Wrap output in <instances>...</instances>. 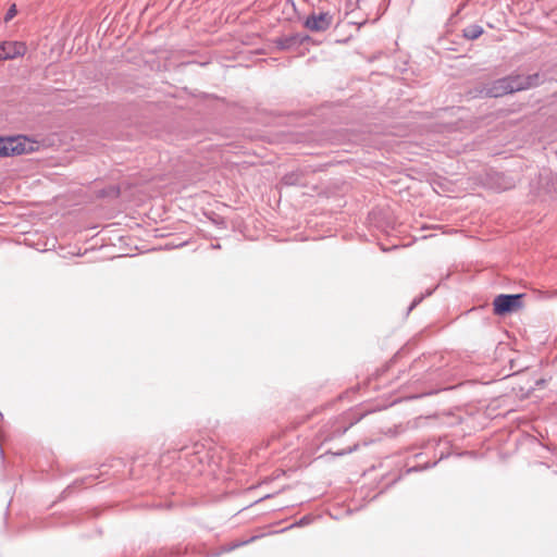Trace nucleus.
<instances>
[{"mask_svg": "<svg viewBox=\"0 0 557 557\" xmlns=\"http://www.w3.org/2000/svg\"><path fill=\"white\" fill-rule=\"evenodd\" d=\"M545 81L544 75L533 73L529 75L512 74L493 81L491 84L484 86L481 90L485 97L498 98L516 91H521L537 87Z\"/></svg>", "mask_w": 557, "mask_h": 557, "instance_id": "1", "label": "nucleus"}, {"mask_svg": "<svg viewBox=\"0 0 557 557\" xmlns=\"http://www.w3.org/2000/svg\"><path fill=\"white\" fill-rule=\"evenodd\" d=\"M33 144L26 136L0 137V158L32 152Z\"/></svg>", "mask_w": 557, "mask_h": 557, "instance_id": "2", "label": "nucleus"}, {"mask_svg": "<svg viewBox=\"0 0 557 557\" xmlns=\"http://www.w3.org/2000/svg\"><path fill=\"white\" fill-rule=\"evenodd\" d=\"M523 294H500L494 298V313L505 315L522 308Z\"/></svg>", "mask_w": 557, "mask_h": 557, "instance_id": "3", "label": "nucleus"}, {"mask_svg": "<svg viewBox=\"0 0 557 557\" xmlns=\"http://www.w3.org/2000/svg\"><path fill=\"white\" fill-rule=\"evenodd\" d=\"M333 23V15L329 12H320L310 14L305 21V27L311 32H325Z\"/></svg>", "mask_w": 557, "mask_h": 557, "instance_id": "4", "label": "nucleus"}, {"mask_svg": "<svg viewBox=\"0 0 557 557\" xmlns=\"http://www.w3.org/2000/svg\"><path fill=\"white\" fill-rule=\"evenodd\" d=\"M308 40V35L296 33L278 37L275 39V45L281 50H292L300 47L305 41Z\"/></svg>", "mask_w": 557, "mask_h": 557, "instance_id": "5", "label": "nucleus"}, {"mask_svg": "<svg viewBox=\"0 0 557 557\" xmlns=\"http://www.w3.org/2000/svg\"><path fill=\"white\" fill-rule=\"evenodd\" d=\"M1 50L3 60H11L24 55L26 52V47L23 42L20 41H3L1 42Z\"/></svg>", "mask_w": 557, "mask_h": 557, "instance_id": "6", "label": "nucleus"}, {"mask_svg": "<svg viewBox=\"0 0 557 557\" xmlns=\"http://www.w3.org/2000/svg\"><path fill=\"white\" fill-rule=\"evenodd\" d=\"M344 419V417L337 418L332 425V430L330 434L325 436V441L333 440L335 437H339L344 435L355 423H357L360 418L349 422L347 425H342L341 421Z\"/></svg>", "mask_w": 557, "mask_h": 557, "instance_id": "7", "label": "nucleus"}, {"mask_svg": "<svg viewBox=\"0 0 557 557\" xmlns=\"http://www.w3.org/2000/svg\"><path fill=\"white\" fill-rule=\"evenodd\" d=\"M495 188L498 190H507L515 186V182L511 177L507 176L504 173H495L492 176Z\"/></svg>", "mask_w": 557, "mask_h": 557, "instance_id": "8", "label": "nucleus"}, {"mask_svg": "<svg viewBox=\"0 0 557 557\" xmlns=\"http://www.w3.org/2000/svg\"><path fill=\"white\" fill-rule=\"evenodd\" d=\"M483 34V27L478 24L468 25L462 29V35L468 40L478 39Z\"/></svg>", "mask_w": 557, "mask_h": 557, "instance_id": "9", "label": "nucleus"}, {"mask_svg": "<svg viewBox=\"0 0 557 557\" xmlns=\"http://www.w3.org/2000/svg\"><path fill=\"white\" fill-rule=\"evenodd\" d=\"M282 182L285 185H298L301 184V175L297 172L287 173L283 176Z\"/></svg>", "mask_w": 557, "mask_h": 557, "instance_id": "10", "label": "nucleus"}, {"mask_svg": "<svg viewBox=\"0 0 557 557\" xmlns=\"http://www.w3.org/2000/svg\"><path fill=\"white\" fill-rule=\"evenodd\" d=\"M312 517L311 516H304L302 518H300L298 521H296L295 523H293L290 528H294V527H304V525H308L309 523H311L312 521Z\"/></svg>", "mask_w": 557, "mask_h": 557, "instance_id": "11", "label": "nucleus"}, {"mask_svg": "<svg viewBox=\"0 0 557 557\" xmlns=\"http://www.w3.org/2000/svg\"><path fill=\"white\" fill-rule=\"evenodd\" d=\"M16 12H17V11H16V5H15V4H12V5L8 9V11H7V13H5L4 21H5V22L11 21V20L16 15Z\"/></svg>", "mask_w": 557, "mask_h": 557, "instance_id": "12", "label": "nucleus"}, {"mask_svg": "<svg viewBox=\"0 0 557 557\" xmlns=\"http://www.w3.org/2000/svg\"><path fill=\"white\" fill-rule=\"evenodd\" d=\"M357 445H354L352 447H349L348 449L339 450L336 453H333L334 456H344L346 454H350L357 449Z\"/></svg>", "mask_w": 557, "mask_h": 557, "instance_id": "13", "label": "nucleus"}, {"mask_svg": "<svg viewBox=\"0 0 557 557\" xmlns=\"http://www.w3.org/2000/svg\"><path fill=\"white\" fill-rule=\"evenodd\" d=\"M423 298H424V295L416 297L412 300L411 305L409 306L408 312H410L414 307H417L423 300Z\"/></svg>", "mask_w": 557, "mask_h": 557, "instance_id": "14", "label": "nucleus"}, {"mask_svg": "<svg viewBox=\"0 0 557 557\" xmlns=\"http://www.w3.org/2000/svg\"><path fill=\"white\" fill-rule=\"evenodd\" d=\"M255 539H256L255 536H253V537H250V540H248V541H246V542H243V543H239V544H235L232 548H234V547H238V546L244 545V544H247V543H249V542H252Z\"/></svg>", "mask_w": 557, "mask_h": 557, "instance_id": "15", "label": "nucleus"}, {"mask_svg": "<svg viewBox=\"0 0 557 557\" xmlns=\"http://www.w3.org/2000/svg\"><path fill=\"white\" fill-rule=\"evenodd\" d=\"M197 448H198V444H195V445H194V450H193V451H194V453H196V454L199 451Z\"/></svg>", "mask_w": 557, "mask_h": 557, "instance_id": "16", "label": "nucleus"}, {"mask_svg": "<svg viewBox=\"0 0 557 557\" xmlns=\"http://www.w3.org/2000/svg\"><path fill=\"white\" fill-rule=\"evenodd\" d=\"M411 471H418V468L417 467L409 468L408 472H411Z\"/></svg>", "mask_w": 557, "mask_h": 557, "instance_id": "17", "label": "nucleus"}, {"mask_svg": "<svg viewBox=\"0 0 557 557\" xmlns=\"http://www.w3.org/2000/svg\"><path fill=\"white\" fill-rule=\"evenodd\" d=\"M212 248H220V245L219 244L212 245Z\"/></svg>", "mask_w": 557, "mask_h": 557, "instance_id": "18", "label": "nucleus"}, {"mask_svg": "<svg viewBox=\"0 0 557 557\" xmlns=\"http://www.w3.org/2000/svg\"><path fill=\"white\" fill-rule=\"evenodd\" d=\"M432 294V290H428L426 292V296L431 295Z\"/></svg>", "mask_w": 557, "mask_h": 557, "instance_id": "19", "label": "nucleus"}, {"mask_svg": "<svg viewBox=\"0 0 557 557\" xmlns=\"http://www.w3.org/2000/svg\"><path fill=\"white\" fill-rule=\"evenodd\" d=\"M3 419V414L0 412V421Z\"/></svg>", "mask_w": 557, "mask_h": 557, "instance_id": "20", "label": "nucleus"}]
</instances>
